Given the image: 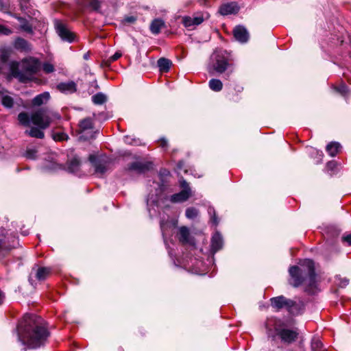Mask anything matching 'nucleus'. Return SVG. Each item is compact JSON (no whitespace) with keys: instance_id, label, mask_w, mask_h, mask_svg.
I'll use <instances>...</instances> for the list:
<instances>
[{"instance_id":"1","label":"nucleus","mask_w":351,"mask_h":351,"mask_svg":"<svg viewBox=\"0 0 351 351\" xmlns=\"http://www.w3.org/2000/svg\"><path fill=\"white\" fill-rule=\"evenodd\" d=\"M17 335L19 341L25 350L44 345L49 333L36 315H25L18 325Z\"/></svg>"},{"instance_id":"2","label":"nucleus","mask_w":351,"mask_h":351,"mask_svg":"<svg viewBox=\"0 0 351 351\" xmlns=\"http://www.w3.org/2000/svg\"><path fill=\"white\" fill-rule=\"evenodd\" d=\"M289 274V283L292 286L298 287L303 283H307L311 287H315V265L312 260L305 259L300 261L299 266L290 267Z\"/></svg>"},{"instance_id":"3","label":"nucleus","mask_w":351,"mask_h":351,"mask_svg":"<svg viewBox=\"0 0 351 351\" xmlns=\"http://www.w3.org/2000/svg\"><path fill=\"white\" fill-rule=\"evenodd\" d=\"M60 118V116L58 113L45 109H40L33 112L30 117L26 112H21L18 115V120L21 125L29 126L30 123H32L40 129L47 128L53 121Z\"/></svg>"},{"instance_id":"4","label":"nucleus","mask_w":351,"mask_h":351,"mask_svg":"<svg viewBox=\"0 0 351 351\" xmlns=\"http://www.w3.org/2000/svg\"><path fill=\"white\" fill-rule=\"evenodd\" d=\"M265 328L269 337H274L276 335L285 343H290L294 341L298 336V332L296 329L282 328L280 322L275 318L267 319Z\"/></svg>"},{"instance_id":"5","label":"nucleus","mask_w":351,"mask_h":351,"mask_svg":"<svg viewBox=\"0 0 351 351\" xmlns=\"http://www.w3.org/2000/svg\"><path fill=\"white\" fill-rule=\"evenodd\" d=\"M230 64L222 51H215L211 56V63L208 66V72L213 74L223 73L228 69Z\"/></svg>"},{"instance_id":"6","label":"nucleus","mask_w":351,"mask_h":351,"mask_svg":"<svg viewBox=\"0 0 351 351\" xmlns=\"http://www.w3.org/2000/svg\"><path fill=\"white\" fill-rule=\"evenodd\" d=\"M18 245L15 235L5 229L0 230V251L10 250Z\"/></svg>"},{"instance_id":"7","label":"nucleus","mask_w":351,"mask_h":351,"mask_svg":"<svg viewBox=\"0 0 351 351\" xmlns=\"http://www.w3.org/2000/svg\"><path fill=\"white\" fill-rule=\"evenodd\" d=\"M180 185L183 189L182 191L171 196L170 200L171 202H184L192 195L191 188L185 180L180 181Z\"/></svg>"},{"instance_id":"8","label":"nucleus","mask_w":351,"mask_h":351,"mask_svg":"<svg viewBox=\"0 0 351 351\" xmlns=\"http://www.w3.org/2000/svg\"><path fill=\"white\" fill-rule=\"evenodd\" d=\"M89 160L95 168V173L98 177H101L108 170V162L104 159H101L95 155H90Z\"/></svg>"},{"instance_id":"9","label":"nucleus","mask_w":351,"mask_h":351,"mask_svg":"<svg viewBox=\"0 0 351 351\" xmlns=\"http://www.w3.org/2000/svg\"><path fill=\"white\" fill-rule=\"evenodd\" d=\"M55 27L56 32L62 40L72 43L75 35L61 22L56 21Z\"/></svg>"},{"instance_id":"10","label":"nucleus","mask_w":351,"mask_h":351,"mask_svg":"<svg viewBox=\"0 0 351 351\" xmlns=\"http://www.w3.org/2000/svg\"><path fill=\"white\" fill-rule=\"evenodd\" d=\"M271 306L280 309L282 308H287L289 311L295 306V302L291 300L287 299L285 297L280 295L271 299Z\"/></svg>"},{"instance_id":"11","label":"nucleus","mask_w":351,"mask_h":351,"mask_svg":"<svg viewBox=\"0 0 351 351\" xmlns=\"http://www.w3.org/2000/svg\"><path fill=\"white\" fill-rule=\"evenodd\" d=\"M21 67L26 73L32 74L38 71L39 62L33 58H25L21 62Z\"/></svg>"},{"instance_id":"12","label":"nucleus","mask_w":351,"mask_h":351,"mask_svg":"<svg viewBox=\"0 0 351 351\" xmlns=\"http://www.w3.org/2000/svg\"><path fill=\"white\" fill-rule=\"evenodd\" d=\"M178 239L184 244L195 245L193 239L190 235L189 229L186 226H182L178 229Z\"/></svg>"},{"instance_id":"13","label":"nucleus","mask_w":351,"mask_h":351,"mask_svg":"<svg viewBox=\"0 0 351 351\" xmlns=\"http://www.w3.org/2000/svg\"><path fill=\"white\" fill-rule=\"evenodd\" d=\"M204 21V17L202 14H197L193 16H184L182 23L186 27H195Z\"/></svg>"},{"instance_id":"14","label":"nucleus","mask_w":351,"mask_h":351,"mask_svg":"<svg viewBox=\"0 0 351 351\" xmlns=\"http://www.w3.org/2000/svg\"><path fill=\"white\" fill-rule=\"evenodd\" d=\"M239 10V7L236 2L224 3L219 8V12L221 15L236 14Z\"/></svg>"},{"instance_id":"15","label":"nucleus","mask_w":351,"mask_h":351,"mask_svg":"<svg viewBox=\"0 0 351 351\" xmlns=\"http://www.w3.org/2000/svg\"><path fill=\"white\" fill-rule=\"evenodd\" d=\"M234 36L237 40L240 43H246L249 38V34L247 29L241 25L237 26L234 29Z\"/></svg>"},{"instance_id":"16","label":"nucleus","mask_w":351,"mask_h":351,"mask_svg":"<svg viewBox=\"0 0 351 351\" xmlns=\"http://www.w3.org/2000/svg\"><path fill=\"white\" fill-rule=\"evenodd\" d=\"M0 99L1 104L6 108H12L14 106V100L10 93L3 89L0 90Z\"/></svg>"},{"instance_id":"17","label":"nucleus","mask_w":351,"mask_h":351,"mask_svg":"<svg viewBox=\"0 0 351 351\" xmlns=\"http://www.w3.org/2000/svg\"><path fill=\"white\" fill-rule=\"evenodd\" d=\"M223 241L221 235L219 232L213 234L211 239L210 249L211 252L215 254L222 248Z\"/></svg>"},{"instance_id":"18","label":"nucleus","mask_w":351,"mask_h":351,"mask_svg":"<svg viewBox=\"0 0 351 351\" xmlns=\"http://www.w3.org/2000/svg\"><path fill=\"white\" fill-rule=\"evenodd\" d=\"M152 167V163L149 162H134L130 165L129 169L131 171H135L138 173L145 172L149 170Z\"/></svg>"},{"instance_id":"19","label":"nucleus","mask_w":351,"mask_h":351,"mask_svg":"<svg viewBox=\"0 0 351 351\" xmlns=\"http://www.w3.org/2000/svg\"><path fill=\"white\" fill-rule=\"evenodd\" d=\"M165 27V21L161 19H154L150 24V31L153 34L157 35Z\"/></svg>"},{"instance_id":"20","label":"nucleus","mask_w":351,"mask_h":351,"mask_svg":"<svg viewBox=\"0 0 351 351\" xmlns=\"http://www.w3.org/2000/svg\"><path fill=\"white\" fill-rule=\"evenodd\" d=\"M49 98L50 95L48 92L43 93L38 95L32 99V105L34 106H40L46 104L49 101Z\"/></svg>"},{"instance_id":"21","label":"nucleus","mask_w":351,"mask_h":351,"mask_svg":"<svg viewBox=\"0 0 351 351\" xmlns=\"http://www.w3.org/2000/svg\"><path fill=\"white\" fill-rule=\"evenodd\" d=\"M161 192V189L157 190L156 195L153 194H149L147 198V205L149 213L151 214V207L157 205V203L159 199V193Z\"/></svg>"},{"instance_id":"22","label":"nucleus","mask_w":351,"mask_h":351,"mask_svg":"<svg viewBox=\"0 0 351 351\" xmlns=\"http://www.w3.org/2000/svg\"><path fill=\"white\" fill-rule=\"evenodd\" d=\"M58 88L64 93H73L76 91V84L73 82L61 83L58 84Z\"/></svg>"},{"instance_id":"23","label":"nucleus","mask_w":351,"mask_h":351,"mask_svg":"<svg viewBox=\"0 0 351 351\" xmlns=\"http://www.w3.org/2000/svg\"><path fill=\"white\" fill-rule=\"evenodd\" d=\"M341 148V145L337 142H331L326 146V151L328 154L334 157L340 151Z\"/></svg>"},{"instance_id":"24","label":"nucleus","mask_w":351,"mask_h":351,"mask_svg":"<svg viewBox=\"0 0 351 351\" xmlns=\"http://www.w3.org/2000/svg\"><path fill=\"white\" fill-rule=\"evenodd\" d=\"M42 130L43 129H40V128H38H38H32L30 130H26L25 134H27V135H29L32 137L38 138H43L45 136V134L42 131Z\"/></svg>"},{"instance_id":"25","label":"nucleus","mask_w":351,"mask_h":351,"mask_svg":"<svg viewBox=\"0 0 351 351\" xmlns=\"http://www.w3.org/2000/svg\"><path fill=\"white\" fill-rule=\"evenodd\" d=\"M14 47L17 49L28 51L30 49L29 43L23 38H18L14 43Z\"/></svg>"},{"instance_id":"26","label":"nucleus","mask_w":351,"mask_h":351,"mask_svg":"<svg viewBox=\"0 0 351 351\" xmlns=\"http://www.w3.org/2000/svg\"><path fill=\"white\" fill-rule=\"evenodd\" d=\"M80 167V161L77 158L71 159L68 165V171L71 173H77Z\"/></svg>"},{"instance_id":"27","label":"nucleus","mask_w":351,"mask_h":351,"mask_svg":"<svg viewBox=\"0 0 351 351\" xmlns=\"http://www.w3.org/2000/svg\"><path fill=\"white\" fill-rule=\"evenodd\" d=\"M178 224V219H173L171 222H165L164 221H160V229L163 237L167 233L168 228H175Z\"/></svg>"},{"instance_id":"28","label":"nucleus","mask_w":351,"mask_h":351,"mask_svg":"<svg viewBox=\"0 0 351 351\" xmlns=\"http://www.w3.org/2000/svg\"><path fill=\"white\" fill-rule=\"evenodd\" d=\"M209 88L215 92L220 91L223 88V84L218 79H211L208 82Z\"/></svg>"},{"instance_id":"29","label":"nucleus","mask_w":351,"mask_h":351,"mask_svg":"<svg viewBox=\"0 0 351 351\" xmlns=\"http://www.w3.org/2000/svg\"><path fill=\"white\" fill-rule=\"evenodd\" d=\"M157 63H158V66L159 67L160 70L162 71H169V69L171 66V62L169 60H168L167 58H160L158 60Z\"/></svg>"},{"instance_id":"30","label":"nucleus","mask_w":351,"mask_h":351,"mask_svg":"<svg viewBox=\"0 0 351 351\" xmlns=\"http://www.w3.org/2000/svg\"><path fill=\"white\" fill-rule=\"evenodd\" d=\"M11 49L7 47L0 49V63L5 64L10 55Z\"/></svg>"},{"instance_id":"31","label":"nucleus","mask_w":351,"mask_h":351,"mask_svg":"<svg viewBox=\"0 0 351 351\" xmlns=\"http://www.w3.org/2000/svg\"><path fill=\"white\" fill-rule=\"evenodd\" d=\"M79 127L82 132L91 129L93 128V120L90 118L84 119L80 122Z\"/></svg>"},{"instance_id":"32","label":"nucleus","mask_w":351,"mask_h":351,"mask_svg":"<svg viewBox=\"0 0 351 351\" xmlns=\"http://www.w3.org/2000/svg\"><path fill=\"white\" fill-rule=\"evenodd\" d=\"M106 96L102 93H98L92 97V101L95 104L101 105L106 101Z\"/></svg>"},{"instance_id":"33","label":"nucleus","mask_w":351,"mask_h":351,"mask_svg":"<svg viewBox=\"0 0 351 351\" xmlns=\"http://www.w3.org/2000/svg\"><path fill=\"white\" fill-rule=\"evenodd\" d=\"M49 273L50 269L49 268L40 267L38 269L36 276L38 280H43L46 278Z\"/></svg>"},{"instance_id":"34","label":"nucleus","mask_w":351,"mask_h":351,"mask_svg":"<svg viewBox=\"0 0 351 351\" xmlns=\"http://www.w3.org/2000/svg\"><path fill=\"white\" fill-rule=\"evenodd\" d=\"M19 20L20 22V28L22 30L28 33L32 32V27L27 20L22 18H19Z\"/></svg>"},{"instance_id":"35","label":"nucleus","mask_w":351,"mask_h":351,"mask_svg":"<svg viewBox=\"0 0 351 351\" xmlns=\"http://www.w3.org/2000/svg\"><path fill=\"white\" fill-rule=\"evenodd\" d=\"M199 214L198 210L193 207L188 208L186 210L185 215L189 219H193L197 217Z\"/></svg>"},{"instance_id":"36","label":"nucleus","mask_w":351,"mask_h":351,"mask_svg":"<svg viewBox=\"0 0 351 351\" xmlns=\"http://www.w3.org/2000/svg\"><path fill=\"white\" fill-rule=\"evenodd\" d=\"M335 283L339 287L343 288V287H346L348 285L349 280L346 278H342L340 276H337L335 277Z\"/></svg>"},{"instance_id":"37","label":"nucleus","mask_w":351,"mask_h":351,"mask_svg":"<svg viewBox=\"0 0 351 351\" xmlns=\"http://www.w3.org/2000/svg\"><path fill=\"white\" fill-rule=\"evenodd\" d=\"M37 152L35 148H28L25 152V157L28 159L35 160L37 156Z\"/></svg>"},{"instance_id":"38","label":"nucleus","mask_w":351,"mask_h":351,"mask_svg":"<svg viewBox=\"0 0 351 351\" xmlns=\"http://www.w3.org/2000/svg\"><path fill=\"white\" fill-rule=\"evenodd\" d=\"M19 63L16 62H12L10 63V69L14 76H18L19 75V71L18 69Z\"/></svg>"},{"instance_id":"39","label":"nucleus","mask_w":351,"mask_h":351,"mask_svg":"<svg viewBox=\"0 0 351 351\" xmlns=\"http://www.w3.org/2000/svg\"><path fill=\"white\" fill-rule=\"evenodd\" d=\"M335 89L343 96H346L348 92V87L345 84H342L339 86L335 87Z\"/></svg>"},{"instance_id":"40","label":"nucleus","mask_w":351,"mask_h":351,"mask_svg":"<svg viewBox=\"0 0 351 351\" xmlns=\"http://www.w3.org/2000/svg\"><path fill=\"white\" fill-rule=\"evenodd\" d=\"M322 346V342L317 338H314L312 341L311 347L314 350H319Z\"/></svg>"},{"instance_id":"41","label":"nucleus","mask_w":351,"mask_h":351,"mask_svg":"<svg viewBox=\"0 0 351 351\" xmlns=\"http://www.w3.org/2000/svg\"><path fill=\"white\" fill-rule=\"evenodd\" d=\"M43 71L47 73H50L54 71V66L49 62H46L43 66Z\"/></svg>"},{"instance_id":"42","label":"nucleus","mask_w":351,"mask_h":351,"mask_svg":"<svg viewBox=\"0 0 351 351\" xmlns=\"http://www.w3.org/2000/svg\"><path fill=\"white\" fill-rule=\"evenodd\" d=\"M208 211L209 215L211 217V220H212L213 223L215 225H217L219 221L216 217L215 209L213 208H209Z\"/></svg>"},{"instance_id":"43","label":"nucleus","mask_w":351,"mask_h":351,"mask_svg":"<svg viewBox=\"0 0 351 351\" xmlns=\"http://www.w3.org/2000/svg\"><path fill=\"white\" fill-rule=\"evenodd\" d=\"M11 33V29L4 25H0V35H9Z\"/></svg>"},{"instance_id":"44","label":"nucleus","mask_w":351,"mask_h":351,"mask_svg":"<svg viewBox=\"0 0 351 351\" xmlns=\"http://www.w3.org/2000/svg\"><path fill=\"white\" fill-rule=\"evenodd\" d=\"M67 138H68L67 135L64 133L57 134H55L53 136V138L56 141H64V140L67 139Z\"/></svg>"},{"instance_id":"45","label":"nucleus","mask_w":351,"mask_h":351,"mask_svg":"<svg viewBox=\"0 0 351 351\" xmlns=\"http://www.w3.org/2000/svg\"><path fill=\"white\" fill-rule=\"evenodd\" d=\"M90 6L94 10H98L100 8V1L99 0H91Z\"/></svg>"},{"instance_id":"46","label":"nucleus","mask_w":351,"mask_h":351,"mask_svg":"<svg viewBox=\"0 0 351 351\" xmlns=\"http://www.w3.org/2000/svg\"><path fill=\"white\" fill-rule=\"evenodd\" d=\"M121 55H122L121 53L117 51L109 58L108 61L110 62H114V61L117 60L121 56Z\"/></svg>"},{"instance_id":"47","label":"nucleus","mask_w":351,"mask_h":351,"mask_svg":"<svg viewBox=\"0 0 351 351\" xmlns=\"http://www.w3.org/2000/svg\"><path fill=\"white\" fill-rule=\"evenodd\" d=\"M124 141H125V143H126L128 144H131V145H137V143H138L136 140L133 139V138H130V136H125Z\"/></svg>"},{"instance_id":"48","label":"nucleus","mask_w":351,"mask_h":351,"mask_svg":"<svg viewBox=\"0 0 351 351\" xmlns=\"http://www.w3.org/2000/svg\"><path fill=\"white\" fill-rule=\"evenodd\" d=\"M343 242H346L349 245H351V234L342 237Z\"/></svg>"},{"instance_id":"49","label":"nucleus","mask_w":351,"mask_h":351,"mask_svg":"<svg viewBox=\"0 0 351 351\" xmlns=\"http://www.w3.org/2000/svg\"><path fill=\"white\" fill-rule=\"evenodd\" d=\"M336 165L337 164L335 161H331L327 163V168L332 171L335 169Z\"/></svg>"},{"instance_id":"50","label":"nucleus","mask_w":351,"mask_h":351,"mask_svg":"<svg viewBox=\"0 0 351 351\" xmlns=\"http://www.w3.org/2000/svg\"><path fill=\"white\" fill-rule=\"evenodd\" d=\"M160 147H162L164 149L167 147L168 143H167V141L165 138H162L160 140Z\"/></svg>"},{"instance_id":"51","label":"nucleus","mask_w":351,"mask_h":351,"mask_svg":"<svg viewBox=\"0 0 351 351\" xmlns=\"http://www.w3.org/2000/svg\"><path fill=\"white\" fill-rule=\"evenodd\" d=\"M124 21L127 23H132L136 21V18L134 16H127Z\"/></svg>"},{"instance_id":"52","label":"nucleus","mask_w":351,"mask_h":351,"mask_svg":"<svg viewBox=\"0 0 351 351\" xmlns=\"http://www.w3.org/2000/svg\"><path fill=\"white\" fill-rule=\"evenodd\" d=\"M5 300V294L4 293L0 290V305L3 304Z\"/></svg>"},{"instance_id":"53","label":"nucleus","mask_w":351,"mask_h":351,"mask_svg":"<svg viewBox=\"0 0 351 351\" xmlns=\"http://www.w3.org/2000/svg\"><path fill=\"white\" fill-rule=\"evenodd\" d=\"M184 163L183 162L181 161L178 164V170L181 171L184 169Z\"/></svg>"},{"instance_id":"54","label":"nucleus","mask_w":351,"mask_h":351,"mask_svg":"<svg viewBox=\"0 0 351 351\" xmlns=\"http://www.w3.org/2000/svg\"><path fill=\"white\" fill-rule=\"evenodd\" d=\"M89 57H90V54L88 52L84 53L83 56V58L84 60H88Z\"/></svg>"},{"instance_id":"55","label":"nucleus","mask_w":351,"mask_h":351,"mask_svg":"<svg viewBox=\"0 0 351 351\" xmlns=\"http://www.w3.org/2000/svg\"><path fill=\"white\" fill-rule=\"evenodd\" d=\"M314 153L319 154V151H317V149H311V154H314Z\"/></svg>"},{"instance_id":"56","label":"nucleus","mask_w":351,"mask_h":351,"mask_svg":"<svg viewBox=\"0 0 351 351\" xmlns=\"http://www.w3.org/2000/svg\"><path fill=\"white\" fill-rule=\"evenodd\" d=\"M164 174H165V175H169V171H165Z\"/></svg>"}]
</instances>
